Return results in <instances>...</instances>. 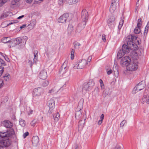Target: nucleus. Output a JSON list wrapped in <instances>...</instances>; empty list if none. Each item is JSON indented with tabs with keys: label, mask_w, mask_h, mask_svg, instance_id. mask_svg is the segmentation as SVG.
Segmentation results:
<instances>
[{
	"label": "nucleus",
	"mask_w": 149,
	"mask_h": 149,
	"mask_svg": "<svg viewBox=\"0 0 149 149\" xmlns=\"http://www.w3.org/2000/svg\"><path fill=\"white\" fill-rule=\"evenodd\" d=\"M116 65H115V67L114 66L113 68V71L114 72V74H118V70L117 68L116 67Z\"/></svg>",
	"instance_id": "a19ab883"
},
{
	"label": "nucleus",
	"mask_w": 149,
	"mask_h": 149,
	"mask_svg": "<svg viewBox=\"0 0 149 149\" xmlns=\"http://www.w3.org/2000/svg\"><path fill=\"white\" fill-rule=\"evenodd\" d=\"M39 139L38 136H35L32 138V142L33 146H37L39 142Z\"/></svg>",
	"instance_id": "aec40b11"
},
{
	"label": "nucleus",
	"mask_w": 149,
	"mask_h": 149,
	"mask_svg": "<svg viewBox=\"0 0 149 149\" xmlns=\"http://www.w3.org/2000/svg\"><path fill=\"white\" fill-rule=\"evenodd\" d=\"M104 118V115L102 114L100 116V120L103 121V120Z\"/></svg>",
	"instance_id": "e2e57ef3"
},
{
	"label": "nucleus",
	"mask_w": 149,
	"mask_h": 149,
	"mask_svg": "<svg viewBox=\"0 0 149 149\" xmlns=\"http://www.w3.org/2000/svg\"><path fill=\"white\" fill-rule=\"evenodd\" d=\"M5 60L7 61V62H9L10 60L8 56H6L5 54H4V57H3Z\"/></svg>",
	"instance_id": "5fc2aeb1"
},
{
	"label": "nucleus",
	"mask_w": 149,
	"mask_h": 149,
	"mask_svg": "<svg viewBox=\"0 0 149 149\" xmlns=\"http://www.w3.org/2000/svg\"><path fill=\"white\" fill-rule=\"evenodd\" d=\"M133 54L136 56H140L141 54V52L139 51H134L133 52Z\"/></svg>",
	"instance_id": "37998d69"
},
{
	"label": "nucleus",
	"mask_w": 149,
	"mask_h": 149,
	"mask_svg": "<svg viewBox=\"0 0 149 149\" xmlns=\"http://www.w3.org/2000/svg\"><path fill=\"white\" fill-rule=\"evenodd\" d=\"M102 40L104 42H105L106 40V36L104 34H103L102 36Z\"/></svg>",
	"instance_id": "13d9d810"
},
{
	"label": "nucleus",
	"mask_w": 149,
	"mask_h": 149,
	"mask_svg": "<svg viewBox=\"0 0 149 149\" xmlns=\"http://www.w3.org/2000/svg\"><path fill=\"white\" fill-rule=\"evenodd\" d=\"M59 114L58 113H57L56 115H54L53 117L54 120L57 121L59 118Z\"/></svg>",
	"instance_id": "4c0bfd02"
},
{
	"label": "nucleus",
	"mask_w": 149,
	"mask_h": 149,
	"mask_svg": "<svg viewBox=\"0 0 149 149\" xmlns=\"http://www.w3.org/2000/svg\"><path fill=\"white\" fill-rule=\"evenodd\" d=\"M145 86V84L144 82L143 81L139 83L137 85H136L134 88L133 91H132V93L135 94L136 93L141 90L143 89Z\"/></svg>",
	"instance_id": "39448f33"
},
{
	"label": "nucleus",
	"mask_w": 149,
	"mask_h": 149,
	"mask_svg": "<svg viewBox=\"0 0 149 149\" xmlns=\"http://www.w3.org/2000/svg\"><path fill=\"white\" fill-rule=\"evenodd\" d=\"M0 136L2 138H7L8 137V135L7 134V132H0Z\"/></svg>",
	"instance_id": "473e14b6"
},
{
	"label": "nucleus",
	"mask_w": 149,
	"mask_h": 149,
	"mask_svg": "<svg viewBox=\"0 0 149 149\" xmlns=\"http://www.w3.org/2000/svg\"><path fill=\"white\" fill-rule=\"evenodd\" d=\"M54 92V90L53 89H51L50 90H49V93H53Z\"/></svg>",
	"instance_id": "0e129e2a"
},
{
	"label": "nucleus",
	"mask_w": 149,
	"mask_h": 149,
	"mask_svg": "<svg viewBox=\"0 0 149 149\" xmlns=\"http://www.w3.org/2000/svg\"><path fill=\"white\" fill-rule=\"evenodd\" d=\"M125 53L122 51L121 49L120 50L117 54V58L118 59L121 58L124 55Z\"/></svg>",
	"instance_id": "4be33fe9"
},
{
	"label": "nucleus",
	"mask_w": 149,
	"mask_h": 149,
	"mask_svg": "<svg viewBox=\"0 0 149 149\" xmlns=\"http://www.w3.org/2000/svg\"><path fill=\"white\" fill-rule=\"evenodd\" d=\"M42 90V89L40 87L34 89L33 91V96H38L40 95Z\"/></svg>",
	"instance_id": "ddd939ff"
},
{
	"label": "nucleus",
	"mask_w": 149,
	"mask_h": 149,
	"mask_svg": "<svg viewBox=\"0 0 149 149\" xmlns=\"http://www.w3.org/2000/svg\"><path fill=\"white\" fill-rule=\"evenodd\" d=\"M131 61L130 58L128 56H125L123 58L120 62V64L123 67L127 66Z\"/></svg>",
	"instance_id": "0eeeda50"
},
{
	"label": "nucleus",
	"mask_w": 149,
	"mask_h": 149,
	"mask_svg": "<svg viewBox=\"0 0 149 149\" xmlns=\"http://www.w3.org/2000/svg\"><path fill=\"white\" fill-rule=\"evenodd\" d=\"M33 1V0H26V2L28 3H31Z\"/></svg>",
	"instance_id": "69168bd1"
},
{
	"label": "nucleus",
	"mask_w": 149,
	"mask_h": 149,
	"mask_svg": "<svg viewBox=\"0 0 149 149\" xmlns=\"http://www.w3.org/2000/svg\"><path fill=\"white\" fill-rule=\"evenodd\" d=\"M86 24V22H82L79 24L77 28V31L78 32H80L85 28Z\"/></svg>",
	"instance_id": "2eb2a0df"
},
{
	"label": "nucleus",
	"mask_w": 149,
	"mask_h": 149,
	"mask_svg": "<svg viewBox=\"0 0 149 149\" xmlns=\"http://www.w3.org/2000/svg\"><path fill=\"white\" fill-rule=\"evenodd\" d=\"M81 116V113L80 110L79 111H76L75 113V117L76 118L80 117Z\"/></svg>",
	"instance_id": "58836bf2"
},
{
	"label": "nucleus",
	"mask_w": 149,
	"mask_h": 149,
	"mask_svg": "<svg viewBox=\"0 0 149 149\" xmlns=\"http://www.w3.org/2000/svg\"><path fill=\"white\" fill-rule=\"evenodd\" d=\"M137 62L135 61H131L127 67V70L130 71L136 70L138 68Z\"/></svg>",
	"instance_id": "20e7f679"
},
{
	"label": "nucleus",
	"mask_w": 149,
	"mask_h": 149,
	"mask_svg": "<svg viewBox=\"0 0 149 149\" xmlns=\"http://www.w3.org/2000/svg\"><path fill=\"white\" fill-rule=\"evenodd\" d=\"M37 121L35 120H33L30 123V125L31 126L34 127L35 126L37 123Z\"/></svg>",
	"instance_id": "de8ad7c7"
},
{
	"label": "nucleus",
	"mask_w": 149,
	"mask_h": 149,
	"mask_svg": "<svg viewBox=\"0 0 149 149\" xmlns=\"http://www.w3.org/2000/svg\"><path fill=\"white\" fill-rule=\"evenodd\" d=\"M68 70L65 69H63L62 68H61L59 71V74L63 75Z\"/></svg>",
	"instance_id": "f704fd0d"
},
{
	"label": "nucleus",
	"mask_w": 149,
	"mask_h": 149,
	"mask_svg": "<svg viewBox=\"0 0 149 149\" xmlns=\"http://www.w3.org/2000/svg\"><path fill=\"white\" fill-rule=\"evenodd\" d=\"M4 70V68L0 66V77L1 76Z\"/></svg>",
	"instance_id": "8fccbe9b"
},
{
	"label": "nucleus",
	"mask_w": 149,
	"mask_h": 149,
	"mask_svg": "<svg viewBox=\"0 0 149 149\" xmlns=\"http://www.w3.org/2000/svg\"><path fill=\"white\" fill-rule=\"evenodd\" d=\"M39 76L40 78L42 79H45L47 77V72L45 70H41L39 74Z\"/></svg>",
	"instance_id": "f3484780"
},
{
	"label": "nucleus",
	"mask_w": 149,
	"mask_h": 149,
	"mask_svg": "<svg viewBox=\"0 0 149 149\" xmlns=\"http://www.w3.org/2000/svg\"><path fill=\"white\" fill-rule=\"evenodd\" d=\"M92 59V57L91 56H89L88 58L87 61V62L88 61L89 62H90Z\"/></svg>",
	"instance_id": "338daca9"
},
{
	"label": "nucleus",
	"mask_w": 149,
	"mask_h": 149,
	"mask_svg": "<svg viewBox=\"0 0 149 149\" xmlns=\"http://www.w3.org/2000/svg\"><path fill=\"white\" fill-rule=\"evenodd\" d=\"M38 53L37 50H35L34 52V57L33 58V61L35 63H36L38 59Z\"/></svg>",
	"instance_id": "bb28decb"
},
{
	"label": "nucleus",
	"mask_w": 149,
	"mask_h": 149,
	"mask_svg": "<svg viewBox=\"0 0 149 149\" xmlns=\"http://www.w3.org/2000/svg\"><path fill=\"white\" fill-rule=\"evenodd\" d=\"M0 144L5 147H7L9 146L10 144V141L9 139L5 138L3 139V140L0 141Z\"/></svg>",
	"instance_id": "f8f14e48"
},
{
	"label": "nucleus",
	"mask_w": 149,
	"mask_h": 149,
	"mask_svg": "<svg viewBox=\"0 0 149 149\" xmlns=\"http://www.w3.org/2000/svg\"><path fill=\"white\" fill-rule=\"evenodd\" d=\"M21 39V43H22L23 45H24L26 43L28 38L26 36H24L22 37Z\"/></svg>",
	"instance_id": "7c9ffc66"
},
{
	"label": "nucleus",
	"mask_w": 149,
	"mask_h": 149,
	"mask_svg": "<svg viewBox=\"0 0 149 149\" xmlns=\"http://www.w3.org/2000/svg\"><path fill=\"white\" fill-rule=\"evenodd\" d=\"M29 133L28 132H25L23 135V136L24 138H25L28 135Z\"/></svg>",
	"instance_id": "4d7b16f0"
},
{
	"label": "nucleus",
	"mask_w": 149,
	"mask_h": 149,
	"mask_svg": "<svg viewBox=\"0 0 149 149\" xmlns=\"http://www.w3.org/2000/svg\"><path fill=\"white\" fill-rule=\"evenodd\" d=\"M115 19V17L114 16H112L107 21V24L110 28H112L113 26Z\"/></svg>",
	"instance_id": "4468645a"
},
{
	"label": "nucleus",
	"mask_w": 149,
	"mask_h": 149,
	"mask_svg": "<svg viewBox=\"0 0 149 149\" xmlns=\"http://www.w3.org/2000/svg\"><path fill=\"white\" fill-rule=\"evenodd\" d=\"M43 0H34V4H38L41 3Z\"/></svg>",
	"instance_id": "3c124183"
},
{
	"label": "nucleus",
	"mask_w": 149,
	"mask_h": 149,
	"mask_svg": "<svg viewBox=\"0 0 149 149\" xmlns=\"http://www.w3.org/2000/svg\"><path fill=\"white\" fill-rule=\"evenodd\" d=\"M4 83V81L2 79L0 80V88L3 86Z\"/></svg>",
	"instance_id": "6e6d98bb"
},
{
	"label": "nucleus",
	"mask_w": 149,
	"mask_h": 149,
	"mask_svg": "<svg viewBox=\"0 0 149 149\" xmlns=\"http://www.w3.org/2000/svg\"><path fill=\"white\" fill-rule=\"evenodd\" d=\"M40 84L43 86H46L49 84V81L48 80H42L40 81Z\"/></svg>",
	"instance_id": "5701e85b"
},
{
	"label": "nucleus",
	"mask_w": 149,
	"mask_h": 149,
	"mask_svg": "<svg viewBox=\"0 0 149 149\" xmlns=\"http://www.w3.org/2000/svg\"><path fill=\"white\" fill-rule=\"evenodd\" d=\"M2 124L7 128H11L13 125V123L9 120H5L3 121Z\"/></svg>",
	"instance_id": "6ab92c4d"
},
{
	"label": "nucleus",
	"mask_w": 149,
	"mask_h": 149,
	"mask_svg": "<svg viewBox=\"0 0 149 149\" xmlns=\"http://www.w3.org/2000/svg\"><path fill=\"white\" fill-rule=\"evenodd\" d=\"M102 120H100L98 121V124L99 125H101L102 123Z\"/></svg>",
	"instance_id": "774afa93"
},
{
	"label": "nucleus",
	"mask_w": 149,
	"mask_h": 149,
	"mask_svg": "<svg viewBox=\"0 0 149 149\" xmlns=\"http://www.w3.org/2000/svg\"><path fill=\"white\" fill-rule=\"evenodd\" d=\"M6 132H7L8 137L14 134L15 133L13 129H10L9 130L7 131Z\"/></svg>",
	"instance_id": "c85d7f7f"
},
{
	"label": "nucleus",
	"mask_w": 149,
	"mask_h": 149,
	"mask_svg": "<svg viewBox=\"0 0 149 149\" xmlns=\"http://www.w3.org/2000/svg\"><path fill=\"white\" fill-rule=\"evenodd\" d=\"M19 124L22 127L25 126L26 125L25 120L21 118L19 120Z\"/></svg>",
	"instance_id": "e433bc0d"
},
{
	"label": "nucleus",
	"mask_w": 149,
	"mask_h": 149,
	"mask_svg": "<svg viewBox=\"0 0 149 149\" xmlns=\"http://www.w3.org/2000/svg\"><path fill=\"white\" fill-rule=\"evenodd\" d=\"M7 17V15L6 14L3 13L1 15V19H4V18L6 17Z\"/></svg>",
	"instance_id": "864d4df0"
},
{
	"label": "nucleus",
	"mask_w": 149,
	"mask_h": 149,
	"mask_svg": "<svg viewBox=\"0 0 149 149\" xmlns=\"http://www.w3.org/2000/svg\"><path fill=\"white\" fill-rule=\"evenodd\" d=\"M124 17H122L121 20L120 21L119 25L118 26V29L120 31L122 28L124 22Z\"/></svg>",
	"instance_id": "a878e982"
},
{
	"label": "nucleus",
	"mask_w": 149,
	"mask_h": 149,
	"mask_svg": "<svg viewBox=\"0 0 149 149\" xmlns=\"http://www.w3.org/2000/svg\"><path fill=\"white\" fill-rule=\"evenodd\" d=\"M107 74L108 75H109L110 74L112 73V70L111 69L109 70H108V69H107Z\"/></svg>",
	"instance_id": "bf43d9fd"
},
{
	"label": "nucleus",
	"mask_w": 149,
	"mask_h": 149,
	"mask_svg": "<svg viewBox=\"0 0 149 149\" xmlns=\"http://www.w3.org/2000/svg\"><path fill=\"white\" fill-rule=\"evenodd\" d=\"M10 77L9 74H7L3 77V80H5L6 81H8L9 80V78Z\"/></svg>",
	"instance_id": "72a5a7b5"
},
{
	"label": "nucleus",
	"mask_w": 149,
	"mask_h": 149,
	"mask_svg": "<svg viewBox=\"0 0 149 149\" xmlns=\"http://www.w3.org/2000/svg\"><path fill=\"white\" fill-rule=\"evenodd\" d=\"M5 62L2 59L0 58V65H6Z\"/></svg>",
	"instance_id": "603ef678"
},
{
	"label": "nucleus",
	"mask_w": 149,
	"mask_h": 149,
	"mask_svg": "<svg viewBox=\"0 0 149 149\" xmlns=\"http://www.w3.org/2000/svg\"><path fill=\"white\" fill-rule=\"evenodd\" d=\"M68 0H58V5L61 6H63L64 3H68Z\"/></svg>",
	"instance_id": "b1692460"
},
{
	"label": "nucleus",
	"mask_w": 149,
	"mask_h": 149,
	"mask_svg": "<svg viewBox=\"0 0 149 149\" xmlns=\"http://www.w3.org/2000/svg\"><path fill=\"white\" fill-rule=\"evenodd\" d=\"M119 0H112L109 10L111 13H113L116 9L117 5L118 3Z\"/></svg>",
	"instance_id": "6e6552de"
},
{
	"label": "nucleus",
	"mask_w": 149,
	"mask_h": 149,
	"mask_svg": "<svg viewBox=\"0 0 149 149\" xmlns=\"http://www.w3.org/2000/svg\"><path fill=\"white\" fill-rule=\"evenodd\" d=\"M127 123L126 121L125 120H123L121 123L120 124V127H123L125 124Z\"/></svg>",
	"instance_id": "49530a36"
},
{
	"label": "nucleus",
	"mask_w": 149,
	"mask_h": 149,
	"mask_svg": "<svg viewBox=\"0 0 149 149\" xmlns=\"http://www.w3.org/2000/svg\"><path fill=\"white\" fill-rule=\"evenodd\" d=\"M74 50L72 49L71 52V59H73L74 58Z\"/></svg>",
	"instance_id": "a18cd8bd"
},
{
	"label": "nucleus",
	"mask_w": 149,
	"mask_h": 149,
	"mask_svg": "<svg viewBox=\"0 0 149 149\" xmlns=\"http://www.w3.org/2000/svg\"><path fill=\"white\" fill-rule=\"evenodd\" d=\"M87 60L85 59L78 61L76 62L73 67L74 69H81L87 64Z\"/></svg>",
	"instance_id": "f03ea898"
},
{
	"label": "nucleus",
	"mask_w": 149,
	"mask_h": 149,
	"mask_svg": "<svg viewBox=\"0 0 149 149\" xmlns=\"http://www.w3.org/2000/svg\"><path fill=\"white\" fill-rule=\"evenodd\" d=\"M19 1V0H12L11 2V6L15 5Z\"/></svg>",
	"instance_id": "ea45409f"
},
{
	"label": "nucleus",
	"mask_w": 149,
	"mask_h": 149,
	"mask_svg": "<svg viewBox=\"0 0 149 149\" xmlns=\"http://www.w3.org/2000/svg\"><path fill=\"white\" fill-rule=\"evenodd\" d=\"M141 20L142 19H138L137 26L135 28L134 30V33L136 34L139 33L141 32V30L140 27L142 25Z\"/></svg>",
	"instance_id": "9b49d317"
},
{
	"label": "nucleus",
	"mask_w": 149,
	"mask_h": 149,
	"mask_svg": "<svg viewBox=\"0 0 149 149\" xmlns=\"http://www.w3.org/2000/svg\"><path fill=\"white\" fill-rule=\"evenodd\" d=\"M10 39L9 37H6L3 38L1 40V41L3 43H7L10 42Z\"/></svg>",
	"instance_id": "2f4dec72"
},
{
	"label": "nucleus",
	"mask_w": 149,
	"mask_h": 149,
	"mask_svg": "<svg viewBox=\"0 0 149 149\" xmlns=\"http://www.w3.org/2000/svg\"><path fill=\"white\" fill-rule=\"evenodd\" d=\"M80 0H68V3L69 4H74L79 1Z\"/></svg>",
	"instance_id": "cd10ccee"
},
{
	"label": "nucleus",
	"mask_w": 149,
	"mask_h": 149,
	"mask_svg": "<svg viewBox=\"0 0 149 149\" xmlns=\"http://www.w3.org/2000/svg\"><path fill=\"white\" fill-rule=\"evenodd\" d=\"M69 14L68 13H64L58 19V22L59 23H65L69 20Z\"/></svg>",
	"instance_id": "423d86ee"
},
{
	"label": "nucleus",
	"mask_w": 149,
	"mask_h": 149,
	"mask_svg": "<svg viewBox=\"0 0 149 149\" xmlns=\"http://www.w3.org/2000/svg\"><path fill=\"white\" fill-rule=\"evenodd\" d=\"M149 27V25L148 24H147L145 28V32L146 31L147 32H148V28Z\"/></svg>",
	"instance_id": "052dcab7"
},
{
	"label": "nucleus",
	"mask_w": 149,
	"mask_h": 149,
	"mask_svg": "<svg viewBox=\"0 0 149 149\" xmlns=\"http://www.w3.org/2000/svg\"><path fill=\"white\" fill-rule=\"evenodd\" d=\"M146 102L147 104L149 103V95L148 96L144 95L141 101V102L143 104H144Z\"/></svg>",
	"instance_id": "412c9836"
},
{
	"label": "nucleus",
	"mask_w": 149,
	"mask_h": 149,
	"mask_svg": "<svg viewBox=\"0 0 149 149\" xmlns=\"http://www.w3.org/2000/svg\"><path fill=\"white\" fill-rule=\"evenodd\" d=\"M136 36L132 35H129L127 38V45L129 46L132 50L135 51L138 49L137 45L133 42L134 40H136Z\"/></svg>",
	"instance_id": "f257e3e1"
},
{
	"label": "nucleus",
	"mask_w": 149,
	"mask_h": 149,
	"mask_svg": "<svg viewBox=\"0 0 149 149\" xmlns=\"http://www.w3.org/2000/svg\"><path fill=\"white\" fill-rule=\"evenodd\" d=\"M83 102H84L83 99H81V100H80L79 102V103L78 105H79V104H82V105L83 104Z\"/></svg>",
	"instance_id": "680f3d73"
},
{
	"label": "nucleus",
	"mask_w": 149,
	"mask_h": 149,
	"mask_svg": "<svg viewBox=\"0 0 149 149\" xmlns=\"http://www.w3.org/2000/svg\"><path fill=\"white\" fill-rule=\"evenodd\" d=\"M99 82L100 84V87L102 89L104 88V86L102 80L101 79L99 80Z\"/></svg>",
	"instance_id": "c03bdc74"
},
{
	"label": "nucleus",
	"mask_w": 149,
	"mask_h": 149,
	"mask_svg": "<svg viewBox=\"0 0 149 149\" xmlns=\"http://www.w3.org/2000/svg\"><path fill=\"white\" fill-rule=\"evenodd\" d=\"M21 38L18 37L11 41V42H12V46H14L20 44L21 43Z\"/></svg>",
	"instance_id": "dca6fc26"
},
{
	"label": "nucleus",
	"mask_w": 149,
	"mask_h": 149,
	"mask_svg": "<svg viewBox=\"0 0 149 149\" xmlns=\"http://www.w3.org/2000/svg\"><path fill=\"white\" fill-rule=\"evenodd\" d=\"M6 132H7L8 137L14 134L15 133L13 129H10L9 130L7 131Z\"/></svg>",
	"instance_id": "c756f323"
},
{
	"label": "nucleus",
	"mask_w": 149,
	"mask_h": 149,
	"mask_svg": "<svg viewBox=\"0 0 149 149\" xmlns=\"http://www.w3.org/2000/svg\"><path fill=\"white\" fill-rule=\"evenodd\" d=\"M95 85L94 81L90 80L87 83H84L83 88V91H88L91 90Z\"/></svg>",
	"instance_id": "7ed1b4c3"
},
{
	"label": "nucleus",
	"mask_w": 149,
	"mask_h": 149,
	"mask_svg": "<svg viewBox=\"0 0 149 149\" xmlns=\"http://www.w3.org/2000/svg\"><path fill=\"white\" fill-rule=\"evenodd\" d=\"M130 49L131 50V49L129 45L124 44L123 45L121 50L126 54L129 53Z\"/></svg>",
	"instance_id": "a211bd4d"
},
{
	"label": "nucleus",
	"mask_w": 149,
	"mask_h": 149,
	"mask_svg": "<svg viewBox=\"0 0 149 149\" xmlns=\"http://www.w3.org/2000/svg\"><path fill=\"white\" fill-rule=\"evenodd\" d=\"M74 47L75 49H78L80 46H81V44L78 42H75L74 43Z\"/></svg>",
	"instance_id": "c9c22d12"
},
{
	"label": "nucleus",
	"mask_w": 149,
	"mask_h": 149,
	"mask_svg": "<svg viewBox=\"0 0 149 149\" xmlns=\"http://www.w3.org/2000/svg\"><path fill=\"white\" fill-rule=\"evenodd\" d=\"M47 104L49 108V112L50 113H52L53 112V109L54 108L55 106L54 100L53 99H51L47 102Z\"/></svg>",
	"instance_id": "9d476101"
},
{
	"label": "nucleus",
	"mask_w": 149,
	"mask_h": 149,
	"mask_svg": "<svg viewBox=\"0 0 149 149\" xmlns=\"http://www.w3.org/2000/svg\"><path fill=\"white\" fill-rule=\"evenodd\" d=\"M81 19L82 22H84L86 23L87 21L88 17V11L86 9H83L81 13Z\"/></svg>",
	"instance_id": "1a4fd4ad"
},
{
	"label": "nucleus",
	"mask_w": 149,
	"mask_h": 149,
	"mask_svg": "<svg viewBox=\"0 0 149 149\" xmlns=\"http://www.w3.org/2000/svg\"><path fill=\"white\" fill-rule=\"evenodd\" d=\"M8 0H0V6H1L3 4L6 2Z\"/></svg>",
	"instance_id": "09e8293b"
},
{
	"label": "nucleus",
	"mask_w": 149,
	"mask_h": 149,
	"mask_svg": "<svg viewBox=\"0 0 149 149\" xmlns=\"http://www.w3.org/2000/svg\"><path fill=\"white\" fill-rule=\"evenodd\" d=\"M68 61L67 60H65L64 63L62 64L61 68H62L63 69H65L68 70Z\"/></svg>",
	"instance_id": "393cba45"
},
{
	"label": "nucleus",
	"mask_w": 149,
	"mask_h": 149,
	"mask_svg": "<svg viewBox=\"0 0 149 149\" xmlns=\"http://www.w3.org/2000/svg\"><path fill=\"white\" fill-rule=\"evenodd\" d=\"M35 22H32L30 24H29L28 25L29 28L31 29H33L35 26Z\"/></svg>",
	"instance_id": "79ce46f5"
}]
</instances>
